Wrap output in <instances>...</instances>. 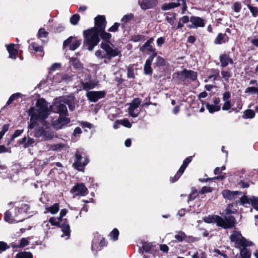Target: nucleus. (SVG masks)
Wrapping results in <instances>:
<instances>
[{"instance_id":"nucleus-1","label":"nucleus","mask_w":258,"mask_h":258,"mask_svg":"<svg viewBox=\"0 0 258 258\" xmlns=\"http://www.w3.org/2000/svg\"><path fill=\"white\" fill-rule=\"evenodd\" d=\"M47 102L43 99L37 100L36 106L30 108L28 113L30 116L28 128L34 129V136L46 141L56 137L49 123L46 120L49 115Z\"/></svg>"},{"instance_id":"nucleus-2","label":"nucleus","mask_w":258,"mask_h":258,"mask_svg":"<svg viewBox=\"0 0 258 258\" xmlns=\"http://www.w3.org/2000/svg\"><path fill=\"white\" fill-rule=\"evenodd\" d=\"M106 23L104 16L99 15L95 19V26L83 31L84 45L87 46L89 51H92L94 47L99 43L98 32L105 30Z\"/></svg>"},{"instance_id":"nucleus-3","label":"nucleus","mask_w":258,"mask_h":258,"mask_svg":"<svg viewBox=\"0 0 258 258\" xmlns=\"http://www.w3.org/2000/svg\"><path fill=\"white\" fill-rule=\"evenodd\" d=\"M101 49L95 51V55L98 59L104 58V62L108 63L112 57L119 55L120 51L117 48L112 47L107 42H102Z\"/></svg>"},{"instance_id":"nucleus-4","label":"nucleus","mask_w":258,"mask_h":258,"mask_svg":"<svg viewBox=\"0 0 258 258\" xmlns=\"http://www.w3.org/2000/svg\"><path fill=\"white\" fill-rule=\"evenodd\" d=\"M204 221L207 223H216L218 226L225 229L232 228L235 224V220L233 216L223 219L218 215H210L205 217Z\"/></svg>"},{"instance_id":"nucleus-5","label":"nucleus","mask_w":258,"mask_h":258,"mask_svg":"<svg viewBox=\"0 0 258 258\" xmlns=\"http://www.w3.org/2000/svg\"><path fill=\"white\" fill-rule=\"evenodd\" d=\"M83 74H85L84 77L79 74L81 83L80 88L86 91L94 89L97 85L98 81L91 79V76L88 69H83Z\"/></svg>"},{"instance_id":"nucleus-6","label":"nucleus","mask_w":258,"mask_h":258,"mask_svg":"<svg viewBox=\"0 0 258 258\" xmlns=\"http://www.w3.org/2000/svg\"><path fill=\"white\" fill-rule=\"evenodd\" d=\"M231 241L235 244V247L236 248L241 246H252L254 245L253 243L246 239L243 237L240 232L234 231L230 236Z\"/></svg>"},{"instance_id":"nucleus-7","label":"nucleus","mask_w":258,"mask_h":258,"mask_svg":"<svg viewBox=\"0 0 258 258\" xmlns=\"http://www.w3.org/2000/svg\"><path fill=\"white\" fill-rule=\"evenodd\" d=\"M63 97L56 99L53 105L50 106V108L48 107L49 111V115L50 111H53L55 113H58L60 116L66 115L67 112V109L65 103L63 102Z\"/></svg>"},{"instance_id":"nucleus-8","label":"nucleus","mask_w":258,"mask_h":258,"mask_svg":"<svg viewBox=\"0 0 258 258\" xmlns=\"http://www.w3.org/2000/svg\"><path fill=\"white\" fill-rule=\"evenodd\" d=\"M26 211H24L18 215L16 213L12 214L10 211H7L5 213V220L9 223L15 222H20L23 221L25 219Z\"/></svg>"},{"instance_id":"nucleus-9","label":"nucleus","mask_w":258,"mask_h":258,"mask_svg":"<svg viewBox=\"0 0 258 258\" xmlns=\"http://www.w3.org/2000/svg\"><path fill=\"white\" fill-rule=\"evenodd\" d=\"M75 160L73 164L74 167L77 170L84 171V167L88 163L89 159L87 157L81 156L79 152H77L75 155Z\"/></svg>"},{"instance_id":"nucleus-10","label":"nucleus","mask_w":258,"mask_h":258,"mask_svg":"<svg viewBox=\"0 0 258 258\" xmlns=\"http://www.w3.org/2000/svg\"><path fill=\"white\" fill-rule=\"evenodd\" d=\"M51 122L52 126L56 130H59L70 122V119L61 115L59 118L55 119L54 117L51 116Z\"/></svg>"},{"instance_id":"nucleus-11","label":"nucleus","mask_w":258,"mask_h":258,"mask_svg":"<svg viewBox=\"0 0 258 258\" xmlns=\"http://www.w3.org/2000/svg\"><path fill=\"white\" fill-rule=\"evenodd\" d=\"M106 92L105 91H91L86 93V96L90 101L96 102L99 99L104 98L106 95Z\"/></svg>"},{"instance_id":"nucleus-12","label":"nucleus","mask_w":258,"mask_h":258,"mask_svg":"<svg viewBox=\"0 0 258 258\" xmlns=\"http://www.w3.org/2000/svg\"><path fill=\"white\" fill-rule=\"evenodd\" d=\"M141 102L139 98L134 99L132 103L129 104L128 112L129 114L133 117H136L139 114L137 108L139 107Z\"/></svg>"},{"instance_id":"nucleus-13","label":"nucleus","mask_w":258,"mask_h":258,"mask_svg":"<svg viewBox=\"0 0 258 258\" xmlns=\"http://www.w3.org/2000/svg\"><path fill=\"white\" fill-rule=\"evenodd\" d=\"M71 192L74 196H84L87 195L88 189L83 183H78L72 188Z\"/></svg>"},{"instance_id":"nucleus-14","label":"nucleus","mask_w":258,"mask_h":258,"mask_svg":"<svg viewBox=\"0 0 258 258\" xmlns=\"http://www.w3.org/2000/svg\"><path fill=\"white\" fill-rule=\"evenodd\" d=\"M240 202L242 205L250 204L254 209L258 211V198L257 197L248 198L247 196H244L240 199Z\"/></svg>"},{"instance_id":"nucleus-15","label":"nucleus","mask_w":258,"mask_h":258,"mask_svg":"<svg viewBox=\"0 0 258 258\" xmlns=\"http://www.w3.org/2000/svg\"><path fill=\"white\" fill-rule=\"evenodd\" d=\"M191 162V157H188L186 158L183 162L181 166L180 167L179 169L176 173V175L174 176L173 178H171V181L172 182H174L177 181L181 175L183 173L184 170L187 167V165Z\"/></svg>"},{"instance_id":"nucleus-16","label":"nucleus","mask_w":258,"mask_h":258,"mask_svg":"<svg viewBox=\"0 0 258 258\" xmlns=\"http://www.w3.org/2000/svg\"><path fill=\"white\" fill-rule=\"evenodd\" d=\"M75 37L73 36H71L69 38H68L66 40H65L63 42V46L64 47H66L69 44H70V49L72 50H74L76 49L78 47L80 46V45L81 44V40H75L72 43V40L74 39Z\"/></svg>"},{"instance_id":"nucleus-17","label":"nucleus","mask_w":258,"mask_h":258,"mask_svg":"<svg viewBox=\"0 0 258 258\" xmlns=\"http://www.w3.org/2000/svg\"><path fill=\"white\" fill-rule=\"evenodd\" d=\"M241 193L237 191H231L228 189H225L222 191V195L225 199L230 201L234 200L239 196Z\"/></svg>"},{"instance_id":"nucleus-18","label":"nucleus","mask_w":258,"mask_h":258,"mask_svg":"<svg viewBox=\"0 0 258 258\" xmlns=\"http://www.w3.org/2000/svg\"><path fill=\"white\" fill-rule=\"evenodd\" d=\"M143 10L152 9L156 6L158 3L157 0H142L139 2Z\"/></svg>"},{"instance_id":"nucleus-19","label":"nucleus","mask_w":258,"mask_h":258,"mask_svg":"<svg viewBox=\"0 0 258 258\" xmlns=\"http://www.w3.org/2000/svg\"><path fill=\"white\" fill-rule=\"evenodd\" d=\"M190 21L193 25L192 28H197L198 27H203L205 26L204 20L199 17L192 16L190 17ZM191 28V27H190Z\"/></svg>"},{"instance_id":"nucleus-20","label":"nucleus","mask_w":258,"mask_h":258,"mask_svg":"<svg viewBox=\"0 0 258 258\" xmlns=\"http://www.w3.org/2000/svg\"><path fill=\"white\" fill-rule=\"evenodd\" d=\"M63 103L68 104L70 110L73 111L75 108V97L73 95L63 97Z\"/></svg>"},{"instance_id":"nucleus-21","label":"nucleus","mask_w":258,"mask_h":258,"mask_svg":"<svg viewBox=\"0 0 258 258\" xmlns=\"http://www.w3.org/2000/svg\"><path fill=\"white\" fill-rule=\"evenodd\" d=\"M156 53H155L153 54L146 61V63L144 65V72L146 75H150L151 74L152 72V70L151 67V65L152 62L155 56H156Z\"/></svg>"},{"instance_id":"nucleus-22","label":"nucleus","mask_w":258,"mask_h":258,"mask_svg":"<svg viewBox=\"0 0 258 258\" xmlns=\"http://www.w3.org/2000/svg\"><path fill=\"white\" fill-rule=\"evenodd\" d=\"M15 44L14 43L7 45V50L9 53V57L15 59L16 58L18 50L14 48Z\"/></svg>"},{"instance_id":"nucleus-23","label":"nucleus","mask_w":258,"mask_h":258,"mask_svg":"<svg viewBox=\"0 0 258 258\" xmlns=\"http://www.w3.org/2000/svg\"><path fill=\"white\" fill-rule=\"evenodd\" d=\"M220 61L221 62V66L222 67H226L228 64L233 63L232 59L226 54H222L220 55Z\"/></svg>"},{"instance_id":"nucleus-24","label":"nucleus","mask_w":258,"mask_h":258,"mask_svg":"<svg viewBox=\"0 0 258 258\" xmlns=\"http://www.w3.org/2000/svg\"><path fill=\"white\" fill-rule=\"evenodd\" d=\"M247 246H241L238 247L240 250V255L241 258H250L251 252V251L246 248Z\"/></svg>"},{"instance_id":"nucleus-25","label":"nucleus","mask_w":258,"mask_h":258,"mask_svg":"<svg viewBox=\"0 0 258 258\" xmlns=\"http://www.w3.org/2000/svg\"><path fill=\"white\" fill-rule=\"evenodd\" d=\"M173 78L179 81H184L186 79V70L174 73Z\"/></svg>"},{"instance_id":"nucleus-26","label":"nucleus","mask_w":258,"mask_h":258,"mask_svg":"<svg viewBox=\"0 0 258 258\" xmlns=\"http://www.w3.org/2000/svg\"><path fill=\"white\" fill-rule=\"evenodd\" d=\"M61 231L64 233V234L61 235V237H62L66 236V239H68L70 235V229L69 225L67 223L63 224L61 226Z\"/></svg>"},{"instance_id":"nucleus-27","label":"nucleus","mask_w":258,"mask_h":258,"mask_svg":"<svg viewBox=\"0 0 258 258\" xmlns=\"http://www.w3.org/2000/svg\"><path fill=\"white\" fill-rule=\"evenodd\" d=\"M45 209L48 212H49L51 214H55L59 210V204L58 203H55L51 206H46Z\"/></svg>"},{"instance_id":"nucleus-28","label":"nucleus","mask_w":258,"mask_h":258,"mask_svg":"<svg viewBox=\"0 0 258 258\" xmlns=\"http://www.w3.org/2000/svg\"><path fill=\"white\" fill-rule=\"evenodd\" d=\"M29 209V206L27 204H24V205H22V206L21 207L16 209L15 210V212L14 213V215H15V214L16 213H17V215H20L21 213L23 212L24 211H26V215H25V219H26L27 218V213Z\"/></svg>"},{"instance_id":"nucleus-29","label":"nucleus","mask_w":258,"mask_h":258,"mask_svg":"<svg viewBox=\"0 0 258 258\" xmlns=\"http://www.w3.org/2000/svg\"><path fill=\"white\" fill-rule=\"evenodd\" d=\"M63 147V145L61 144H57L55 145H50L48 144H46L43 147V149L45 151L50 150H58Z\"/></svg>"},{"instance_id":"nucleus-30","label":"nucleus","mask_w":258,"mask_h":258,"mask_svg":"<svg viewBox=\"0 0 258 258\" xmlns=\"http://www.w3.org/2000/svg\"><path fill=\"white\" fill-rule=\"evenodd\" d=\"M179 4L176 3H170L168 4H164L162 6V9L163 11H167L171 9L178 7Z\"/></svg>"},{"instance_id":"nucleus-31","label":"nucleus","mask_w":258,"mask_h":258,"mask_svg":"<svg viewBox=\"0 0 258 258\" xmlns=\"http://www.w3.org/2000/svg\"><path fill=\"white\" fill-rule=\"evenodd\" d=\"M186 79H189L192 81H195L197 78V73L193 71L186 70Z\"/></svg>"},{"instance_id":"nucleus-32","label":"nucleus","mask_w":258,"mask_h":258,"mask_svg":"<svg viewBox=\"0 0 258 258\" xmlns=\"http://www.w3.org/2000/svg\"><path fill=\"white\" fill-rule=\"evenodd\" d=\"M70 61L75 68L81 69L82 73H83V69L84 68L81 66V64L77 58L72 57L70 59Z\"/></svg>"},{"instance_id":"nucleus-33","label":"nucleus","mask_w":258,"mask_h":258,"mask_svg":"<svg viewBox=\"0 0 258 258\" xmlns=\"http://www.w3.org/2000/svg\"><path fill=\"white\" fill-rule=\"evenodd\" d=\"M221 74L223 81L226 82H228L229 79L231 77V73L230 72V71L225 69L221 71Z\"/></svg>"},{"instance_id":"nucleus-34","label":"nucleus","mask_w":258,"mask_h":258,"mask_svg":"<svg viewBox=\"0 0 258 258\" xmlns=\"http://www.w3.org/2000/svg\"><path fill=\"white\" fill-rule=\"evenodd\" d=\"M22 96H23V95L20 93H16L13 94L10 97L9 100H8V101L6 103V105H10L11 103H12V102H13L14 100H15L17 98H21L22 97Z\"/></svg>"},{"instance_id":"nucleus-35","label":"nucleus","mask_w":258,"mask_h":258,"mask_svg":"<svg viewBox=\"0 0 258 258\" xmlns=\"http://www.w3.org/2000/svg\"><path fill=\"white\" fill-rule=\"evenodd\" d=\"M206 108L210 113L218 111L220 109L219 106L214 104H210L209 103H207L206 104Z\"/></svg>"},{"instance_id":"nucleus-36","label":"nucleus","mask_w":258,"mask_h":258,"mask_svg":"<svg viewBox=\"0 0 258 258\" xmlns=\"http://www.w3.org/2000/svg\"><path fill=\"white\" fill-rule=\"evenodd\" d=\"M174 238L177 239L178 241L182 242L185 239L186 235L183 232L179 231L176 232L174 235Z\"/></svg>"},{"instance_id":"nucleus-37","label":"nucleus","mask_w":258,"mask_h":258,"mask_svg":"<svg viewBox=\"0 0 258 258\" xmlns=\"http://www.w3.org/2000/svg\"><path fill=\"white\" fill-rule=\"evenodd\" d=\"M227 41L226 37L222 33H219L215 40L216 44H220Z\"/></svg>"},{"instance_id":"nucleus-38","label":"nucleus","mask_w":258,"mask_h":258,"mask_svg":"<svg viewBox=\"0 0 258 258\" xmlns=\"http://www.w3.org/2000/svg\"><path fill=\"white\" fill-rule=\"evenodd\" d=\"M119 235V231L116 228H114L110 233L109 237L111 240L113 241L116 240L118 239Z\"/></svg>"},{"instance_id":"nucleus-39","label":"nucleus","mask_w":258,"mask_h":258,"mask_svg":"<svg viewBox=\"0 0 258 258\" xmlns=\"http://www.w3.org/2000/svg\"><path fill=\"white\" fill-rule=\"evenodd\" d=\"M32 254L30 252H21L18 253L16 256V258H32Z\"/></svg>"},{"instance_id":"nucleus-40","label":"nucleus","mask_w":258,"mask_h":258,"mask_svg":"<svg viewBox=\"0 0 258 258\" xmlns=\"http://www.w3.org/2000/svg\"><path fill=\"white\" fill-rule=\"evenodd\" d=\"M254 115L255 113L254 111L250 109H248L244 111V114L243 115V118L245 119L252 118L253 117H254Z\"/></svg>"},{"instance_id":"nucleus-41","label":"nucleus","mask_w":258,"mask_h":258,"mask_svg":"<svg viewBox=\"0 0 258 258\" xmlns=\"http://www.w3.org/2000/svg\"><path fill=\"white\" fill-rule=\"evenodd\" d=\"M100 35L101 38L105 41H108L111 37V35L110 33L105 32L104 31L98 32V35Z\"/></svg>"},{"instance_id":"nucleus-42","label":"nucleus","mask_w":258,"mask_h":258,"mask_svg":"<svg viewBox=\"0 0 258 258\" xmlns=\"http://www.w3.org/2000/svg\"><path fill=\"white\" fill-rule=\"evenodd\" d=\"M140 50L142 51H154V48L150 44L145 43L144 45L140 48Z\"/></svg>"},{"instance_id":"nucleus-43","label":"nucleus","mask_w":258,"mask_h":258,"mask_svg":"<svg viewBox=\"0 0 258 258\" xmlns=\"http://www.w3.org/2000/svg\"><path fill=\"white\" fill-rule=\"evenodd\" d=\"M233 205L229 204L226 207L225 212L226 215H229L230 214H234L237 212V210L235 209H233Z\"/></svg>"},{"instance_id":"nucleus-44","label":"nucleus","mask_w":258,"mask_h":258,"mask_svg":"<svg viewBox=\"0 0 258 258\" xmlns=\"http://www.w3.org/2000/svg\"><path fill=\"white\" fill-rule=\"evenodd\" d=\"M105 239L102 238L101 239L100 243H99L100 248L98 249V247H96V245H95L96 242L95 241H93L92 242V250H98V249L100 250V248L105 245Z\"/></svg>"},{"instance_id":"nucleus-45","label":"nucleus","mask_w":258,"mask_h":258,"mask_svg":"<svg viewBox=\"0 0 258 258\" xmlns=\"http://www.w3.org/2000/svg\"><path fill=\"white\" fill-rule=\"evenodd\" d=\"M61 221L59 218H56L55 217H51L49 219V222L52 225L58 226Z\"/></svg>"},{"instance_id":"nucleus-46","label":"nucleus","mask_w":258,"mask_h":258,"mask_svg":"<svg viewBox=\"0 0 258 258\" xmlns=\"http://www.w3.org/2000/svg\"><path fill=\"white\" fill-rule=\"evenodd\" d=\"M134 18V16L132 14L130 13L124 15L121 19V21L124 23H127L131 21Z\"/></svg>"},{"instance_id":"nucleus-47","label":"nucleus","mask_w":258,"mask_h":258,"mask_svg":"<svg viewBox=\"0 0 258 258\" xmlns=\"http://www.w3.org/2000/svg\"><path fill=\"white\" fill-rule=\"evenodd\" d=\"M192 258H206V255L205 253L202 251H197L194 253L192 256Z\"/></svg>"},{"instance_id":"nucleus-48","label":"nucleus","mask_w":258,"mask_h":258,"mask_svg":"<svg viewBox=\"0 0 258 258\" xmlns=\"http://www.w3.org/2000/svg\"><path fill=\"white\" fill-rule=\"evenodd\" d=\"M247 7L249 9L251 13L252 14V15L254 17H256L257 16V15L258 14V9L257 7H252L250 5H248Z\"/></svg>"},{"instance_id":"nucleus-49","label":"nucleus","mask_w":258,"mask_h":258,"mask_svg":"<svg viewBox=\"0 0 258 258\" xmlns=\"http://www.w3.org/2000/svg\"><path fill=\"white\" fill-rule=\"evenodd\" d=\"M80 20V16L77 14L74 15L70 18V22L72 24L75 25Z\"/></svg>"},{"instance_id":"nucleus-50","label":"nucleus","mask_w":258,"mask_h":258,"mask_svg":"<svg viewBox=\"0 0 258 258\" xmlns=\"http://www.w3.org/2000/svg\"><path fill=\"white\" fill-rule=\"evenodd\" d=\"M119 123L125 127L131 128L132 124L130 122L129 120L127 119H123L119 120Z\"/></svg>"},{"instance_id":"nucleus-51","label":"nucleus","mask_w":258,"mask_h":258,"mask_svg":"<svg viewBox=\"0 0 258 258\" xmlns=\"http://www.w3.org/2000/svg\"><path fill=\"white\" fill-rule=\"evenodd\" d=\"M246 93L258 94V89L254 87H248L245 90Z\"/></svg>"},{"instance_id":"nucleus-52","label":"nucleus","mask_w":258,"mask_h":258,"mask_svg":"<svg viewBox=\"0 0 258 258\" xmlns=\"http://www.w3.org/2000/svg\"><path fill=\"white\" fill-rule=\"evenodd\" d=\"M30 47H31L33 50L35 51L38 52H42L43 48L39 46L37 44L35 43H32L30 44Z\"/></svg>"},{"instance_id":"nucleus-53","label":"nucleus","mask_w":258,"mask_h":258,"mask_svg":"<svg viewBox=\"0 0 258 258\" xmlns=\"http://www.w3.org/2000/svg\"><path fill=\"white\" fill-rule=\"evenodd\" d=\"M29 244V241L27 238H23L21 239L19 245L16 246V247H23Z\"/></svg>"},{"instance_id":"nucleus-54","label":"nucleus","mask_w":258,"mask_h":258,"mask_svg":"<svg viewBox=\"0 0 258 258\" xmlns=\"http://www.w3.org/2000/svg\"><path fill=\"white\" fill-rule=\"evenodd\" d=\"M61 66V64L60 63H54L51 64L49 70L50 71H55L60 69Z\"/></svg>"},{"instance_id":"nucleus-55","label":"nucleus","mask_w":258,"mask_h":258,"mask_svg":"<svg viewBox=\"0 0 258 258\" xmlns=\"http://www.w3.org/2000/svg\"><path fill=\"white\" fill-rule=\"evenodd\" d=\"M213 191V188L209 186H204L200 192L202 194H204L206 193H209Z\"/></svg>"},{"instance_id":"nucleus-56","label":"nucleus","mask_w":258,"mask_h":258,"mask_svg":"<svg viewBox=\"0 0 258 258\" xmlns=\"http://www.w3.org/2000/svg\"><path fill=\"white\" fill-rule=\"evenodd\" d=\"M231 107V103L230 101H225L223 106L222 110H228Z\"/></svg>"},{"instance_id":"nucleus-57","label":"nucleus","mask_w":258,"mask_h":258,"mask_svg":"<svg viewBox=\"0 0 258 258\" xmlns=\"http://www.w3.org/2000/svg\"><path fill=\"white\" fill-rule=\"evenodd\" d=\"M233 10L235 12H239L241 9V5L240 3L236 2L233 4Z\"/></svg>"},{"instance_id":"nucleus-58","label":"nucleus","mask_w":258,"mask_h":258,"mask_svg":"<svg viewBox=\"0 0 258 258\" xmlns=\"http://www.w3.org/2000/svg\"><path fill=\"white\" fill-rule=\"evenodd\" d=\"M23 130H16L14 134L12 135V137L10 141H12L14 140L16 138L18 137L21 135V134L22 133Z\"/></svg>"},{"instance_id":"nucleus-59","label":"nucleus","mask_w":258,"mask_h":258,"mask_svg":"<svg viewBox=\"0 0 258 258\" xmlns=\"http://www.w3.org/2000/svg\"><path fill=\"white\" fill-rule=\"evenodd\" d=\"M38 35L40 38H45L47 35V33L44 29H40L38 32Z\"/></svg>"},{"instance_id":"nucleus-60","label":"nucleus","mask_w":258,"mask_h":258,"mask_svg":"<svg viewBox=\"0 0 258 258\" xmlns=\"http://www.w3.org/2000/svg\"><path fill=\"white\" fill-rule=\"evenodd\" d=\"M156 65L158 66H162L165 64V60L160 56H158L156 60Z\"/></svg>"},{"instance_id":"nucleus-61","label":"nucleus","mask_w":258,"mask_h":258,"mask_svg":"<svg viewBox=\"0 0 258 258\" xmlns=\"http://www.w3.org/2000/svg\"><path fill=\"white\" fill-rule=\"evenodd\" d=\"M73 77L72 75L65 74L62 77V80L66 82H69L72 80Z\"/></svg>"},{"instance_id":"nucleus-62","label":"nucleus","mask_w":258,"mask_h":258,"mask_svg":"<svg viewBox=\"0 0 258 258\" xmlns=\"http://www.w3.org/2000/svg\"><path fill=\"white\" fill-rule=\"evenodd\" d=\"M119 26V24L118 23H115L113 25L109 28L108 31L110 32H115L118 29Z\"/></svg>"},{"instance_id":"nucleus-63","label":"nucleus","mask_w":258,"mask_h":258,"mask_svg":"<svg viewBox=\"0 0 258 258\" xmlns=\"http://www.w3.org/2000/svg\"><path fill=\"white\" fill-rule=\"evenodd\" d=\"M9 247L4 242H0V253L7 249Z\"/></svg>"},{"instance_id":"nucleus-64","label":"nucleus","mask_w":258,"mask_h":258,"mask_svg":"<svg viewBox=\"0 0 258 258\" xmlns=\"http://www.w3.org/2000/svg\"><path fill=\"white\" fill-rule=\"evenodd\" d=\"M35 143V140L33 138H29L27 142H26L25 144V147H30L32 146Z\"/></svg>"}]
</instances>
